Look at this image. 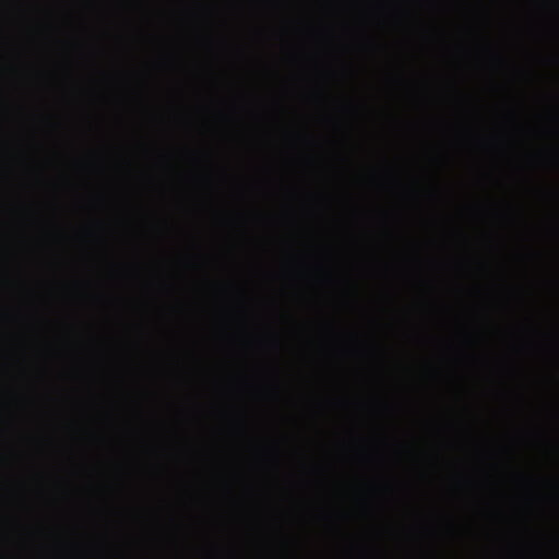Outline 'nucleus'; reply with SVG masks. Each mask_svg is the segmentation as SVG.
Returning <instances> with one entry per match:
<instances>
[{"mask_svg":"<svg viewBox=\"0 0 559 559\" xmlns=\"http://www.w3.org/2000/svg\"><path fill=\"white\" fill-rule=\"evenodd\" d=\"M29 75L32 76H36V78H39L43 75L44 73V70H43V67L41 64H33L31 68H29V71H28Z\"/></svg>","mask_w":559,"mask_h":559,"instance_id":"1","label":"nucleus"}]
</instances>
